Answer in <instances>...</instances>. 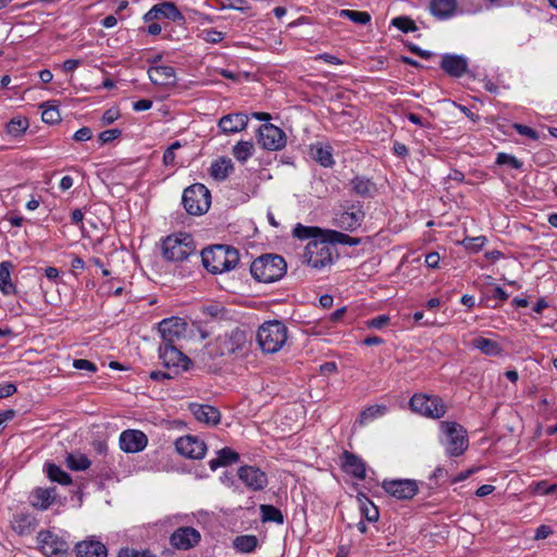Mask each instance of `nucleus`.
Returning a JSON list of instances; mask_svg holds the SVG:
<instances>
[{
    "instance_id": "f257e3e1",
    "label": "nucleus",
    "mask_w": 557,
    "mask_h": 557,
    "mask_svg": "<svg viewBox=\"0 0 557 557\" xmlns=\"http://www.w3.org/2000/svg\"><path fill=\"white\" fill-rule=\"evenodd\" d=\"M201 262L209 273L223 274L235 269L239 262V252L231 246L214 245L202 250Z\"/></svg>"
},
{
    "instance_id": "f03ea898",
    "label": "nucleus",
    "mask_w": 557,
    "mask_h": 557,
    "mask_svg": "<svg viewBox=\"0 0 557 557\" xmlns=\"http://www.w3.org/2000/svg\"><path fill=\"white\" fill-rule=\"evenodd\" d=\"M287 339V327L284 323L274 320L264 322L258 330L257 341L267 354L278 351Z\"/></svg>"
},
{
    "instance_id": "7ed1b4c3",
    "label": "nucleus",
    "mask_w": 557,
    "mask_h": 557,
    "mask_svg": "<svg viewBox=\"0 0 557 557\" xmlns=\"http://www.w3.org/2000/svg\"><path fill=\"white\" fill-rule=\"evenodd\" d=\"M338 257L336 250L329 240H310L302 255L304 262L315 270L330 268Z\"/></svg>"
},
{
    "instance_id": "20e7f679",
    "label": "nucleus",
    "mask_w": 557,
    "mask_h": 557,
    "mask_svg": "<svg viewBox=\"0 0 557 557\" xmlns=\"http://www.w3.org/2000/svg\"><path fill=\"white\" fill-rule=\"evenodd\" d=\"M161 247L163 257L170 261L184 260L196 250L193 237L187 233L169 235Z\"/></svg>"
},
{
    "instance_id": "39448f33",
    "label": "nucleus",
    "mask_w": 557,
    "mask_h": 557,
    "mask_svg": "<svg viewBox=\"0 0 557 557\" xmlns=\"http://www.w3.org/2000/svg\"><path fill=\"white\" fill-rule=\"evenodd\" d=\"M287 264L278 255H263L250 265L252 278H283Z\"/></svg>"
},
{
    "instance_id": "423d86ee",
    "label": "nucleus",
    "mask_w": 557,
    "mask_h": 557,
    "mask_svg": "<svg viewBox=\"0 0 557 557\" xmlns=\"http://www.w3.org/2000/svg\"><path fill=\"white\" fill-rule=\"evenodd\" d=\"M409 406L413 412L430 419H440L447 411L444 400L436 395L414 394Z\"/></svg>"
},
{
    "instance_id": "0eeeda50",
    "label": "nucleus",
    "mask_w": 557,
    "mask_h": 557,
    "mask_svg": "<svg viewBox=\"0 0 557 557\" xmlns=\"http://www.w3.org/2000/svg\"><path fill=\"white\" fill-rule=\"evenodd\" d=\"M182 201L189 214L200 215L208 211L211 195L205 185L194 184L184 190Z\"/></svg>"
},
{
    "instance_id": "6e6552de",
    "label": "nucleus",
    "mask_w": 557,
    "mask_h": 557,
    "mask_svg": "<svg viewBox=\"0 0 557 557\" xmlns=\"http://www.w3.org/2000/svg\"><path fill=\"white\" fill-rule=\"evenodd\" d=\"M441 430L445 435V446L448 456L458 457L465 453L468 447V438L463 428L456 422L444 421L441 423Z\"/></svg>"
},
{
    "instance_id": "1a4fd4ad",
    "label": "nucleus",
    "mask_w": 557,
    "mask_h": 557,
    "mask_svg": "<svg viewBox=\"0 0 557 557\" xmlns=\"http://www.w3.org/2000/svg\"><path fill=\"white\" fill-rule=\"evenodd\" d=\"M159 358L164 368L174 376L186 371L191 366V360L172 344H161Z\"/></svg>"
},
{
    "instance_id": "9d476101",
    "label": "nucleus",
    "mask_w": 557,
    "mask_h": 557,
    "mask_svg": "<svg viewBox=\"0 0 557 557\" xmlns=\"http://www.w3.org/2000/svg\"><path fill=\"white\" fill-rule=\"evenodd\" d=\"M245 343V333L235 329L230 334L220 335L215 342L210 345V352L219 357L231 356L240 350Z\"/></svg>"
},
{
    "instance_id": "9b49d317",
    "label": "nucleus",
    "mask_w": 557,
    "mask_h": 557,
    "mask_svg": "<svg viewBox=\"0 0 557 557\" xmlns=\"http://www.w3.org/2000/svg\"><path fill=\"white\" fill-rule=\"evenodd\" d=\"M37 541L40 552L46 557H59L69 552L67 542L51 531H40Z\"/></svg>"
},
{
    "instance_id": "f8f14e48",
    "label": "nucleus",
    "mask_w": 557,
    "mask_h": 557,
    "mask_svg": "<svg viewBox=\"0 0 557 557\" xmlns=\"http://www.w3.org/2000/svg\"><path fill=\"white\" fill-rule=\"evenodd\" d=\"M257 140L262 148L275 151L285 147L286 135L280 127L273 124H263L259 127Z\"/></svg>"
},
{
    "instance_id": "ddd939ff",
    "label": "nucleus",
    "mask_w": 557,
    "mask_h": 557,
    "mask_svg": "<svg viewBox=\"0 0 557 557\" xmlns=\"http://www.w3.org/2000/svg\"><path fill=\"white\" fill-rule=\"evenodd\" d=\"M382 487L387 494L401 500L411 499L419 492L417 482L410 479L385 480Z\"/></svg>"
},
{
    "instance_id": "4468645a",
    "label": "nucleus",
    "mask_w": 557,
    "mask_h": 557,
    "mask_svg": "<svg viewBox=\"0 0 557 557\" xmlns=\"http://www.w3.org/2000/svg\"><path fill=\"white\" fill-rule=\"evenodd\" d=\"M186 322L177 317L163 319L158 324L162 337V344L174 345L175 341L182 338L186 332Z\"/></svg>"
},
{
    "instance_id": "2eb2a0df",
    "label": "nucleus",
    "mask_w": 557,
    "mask_h": 557,
    "mask_svg": "<svg viewBox=\"0 0 557 557\" xmlns=\"http://www.w3.org/2000/svg\"><path fill=\"white\" fill-rule=\"evenodd\" d=\"M177 453L186 458L202 459L207 451L206 444L196 436L186 435L176 440Z\"/></svg>"
},
{
    "instance_id": "dca6fc26",
    "label": "nucleus",
    "mask_w": 557,
    "mask_h": 557,
    "mask_svg": "<svg viewBox=\"0 0 557 557\" xmlns=\"http://www.w3.org/2000/svg\"><path fill=\"white\" fill-rule=\"evenodd\" d=\"M168 18L173 22H183L184 15L177 9L173 2H161L154 4L148 12L143 16L146 23H150L156 20Z\"/></svg>"
},
{
    "instance_id": "f3484780",
    "label": "nucleus",
    "mask_w": 557,
    "mask_h": 557,
    "mask_svg": "<svg viewBox=\"0 0 557 557\" xmlns=\"http://www.w3.org/2000/svg\"><path fill=\"white\" fill-rule=\"evenodd\" d=\"M199 541L200 533L191 527L178 528L170 537L171 545L181 550H187L196 546Z\"/></svg>"
},
{
    "instance_id": "a211bd4d",
    "label": "nucleus",
    "mask_w": 557,
    "mask_h": 557,
    "mask_svg": "<svg viewBox=\"0 0 557 557\" xmlns=\"http://www.w3.org/2000/svg\"><path fill=\"white\" fill-rule=\"evenodd\" d=\"M239 480L252 491H261L268 484L267 474L260 469L252 466H243L238 469Z\"/></svg>"
},
{
    "instance_id": "6ab92c4d",
    "label": "nucleus",
    "mask_w": 557,
    "mask_h": 557,
    "mask_svg": "<svg viewBox=\"0 0 557 557\" xmlns=\"http://www.w3.org/2000/svg\"><path fill=\"white\" fill-rule=\"evenodd\" d=\"M120 448L125 453H139L148 443L146 434L138 430H126L120 435Z\"/></svg>"
},
{
    "instance_id": "aec40b11",
    "label": "nucleus",
    "mask_w": 557,
    "mask_h": 557,
    "mask_svg": "<svg viewBox=\"0 0 557 557\" xmlns=\"http://www.w3.org/2000/svg\"><path fill=\"white\" fill-rule=\"evenodd\" d=\"M150 81L158 86L173 87L176 85V73L174 67L169 65L151 66L148 70Z\"/></svg>"
},
{
    "instance_id": "412c9836",
    "label": "nucleus",
    "mask_w": 557,
    "mask_h": 557,
    "mask_svg": "<svg viewBox=\"0 0 557 557\" xmlns=\"http://www.w3.org/2000/svg\"><path fill=\"white\" fill-rule=\"evenodd\" d=\"M441 66L448 75L453 77H460L468 70V61L462 55L444 54Z\"/></svg>"
},
{
    "instance_id": "4be33fe9",
    "label": "nucleus",
    "mask_w": 557,
    "mask_h": 557,
    "mask_svg": "<svg viewBox=\"0 0 557 557\" xmlns=\"http://www.w3.org/2000/svg\"><path fill=\"white\" fill-rule=\"evenodd\" d=\"M248 124V115L245 113H231L224 115L219 121V127L225 134L238 133L246 128Z\"/></svg>"
},
{
    "instance_id": "5701e85b",
    "label": "nucleus",
    "mask_w": 557,
    "mask_h": 557,
    "mask_svg": "<svg viewBox=\"0 0 557 557\" xmlns=\"http://www.w3.org/2000/svg\"><path fill=\"white\" fill-rule=\"evenodd\" d=\"M364 213L361 209L351 207L336 219V225L345 231H355L361 225Z\"/></svg>"
},
{
    "instance_id": "b1692460",
    "label": "nucleus",
    "mask_w": 557,
    "mask_h": 557,
    "mask_svg": "<svg viewBox=\"0 0 557 557\" xmlns=\"http://www.w3.org/2000/svg\"><path fill=\"white\" fill-rule=\"evenodd\" d=\"M77 557H107L108 550L104 544L99 541H83L75 547Z\"/></svg>"
},
{
    "instance_id": "393cba45",
    "label": "nucleus",
    "mask_w": 557,
    "mask_h": 557,
    "mask_svg": "<svg viewBox=\"0 0 557 557\" xmlns=\"http://www.w3.org/2000/svg\"><path fill=\"white\" fill-rule=\"evenodd\" d=\"M309 154L314 161L324 168H329L334 164L332 147L329 144H312L309 149Z\"/></svg>"
},
{
    "instance_id": "a878e982",
    "label": "nucleus",
    "mask_w": 557,
    "mask_h": 557,
    "mask_svg": "<svg viewBox=\"0 0 557 557\" xmlns=\"http://www.w3.org/2000/svg\"><path fill=\"white\" fill-rule=\"evenodd\" d=\"M191 411L199 422H203L208 425H215L221 419L220 411L213 406L194 405Z\"/></svg>"
},
{
    "instance_id": "bb28decb",
    "label": "nucleus",
    "mask_w": 557,
    "mask_h": 557,
    "mask_svg": "<svg viewBox=\"0 0 557 557\" xmlns=\"http://www.w3.org/2000/svg\"><path fill=\"white\" fill-rule=\"evenodd\" d=\"M344 471L352 476L363 480L366 478V465L356 455L345 451L344 453Z\"/></svg>"
},
{
    "instance_id": "cd10ccee",
    "label": "nucleus",
    "mask_w": 557,
    "mask_h": 557,
    "mask_svg": "<svg viewBox=\"0 0 557 557\" xmlns=\"http://www.w3.org/2000/svg\"><path fill=\"white\" fill-rule=\"evenodd\" d=\"M456 8L457 0H432L430 2L431 13L440 20H446L453 16Z\"/></svg>"
},
{
    "instance_id": "c85d7f7f",
    "label": "nucleus",
    "mask_w": 557,
    "mask_h": 557,
    "mask_svg": "<svg viewBox=\"0 0 557 557\" xmlns=\"http://www.w3.org/2000/svg\"><path fill=\"white\" fill-rule=\"evenodd\" d=\"M36 525V519L29 513H17L12 520V528L18 535L30 534Z\"/></svg>"
},
{
    "instance_id": "c756f323",
    "label": "nucleus",
    "mask_w": 557,
    "mask_h": 557,
    "mask_svg": "<svg viewBox=\"0 0 557 557\" xmlns=\"http://www.w3.org/2000/svg\"><path fill=\"white\" fill-rule=\"evenodd\" d=\"M326 230L318 227V226H306L300 223H298L294 230L293 235L300 239H311V240H320L325 238Z\"/></svg>"
},
{
    "instance_id": "7c9ffc66",
    "label": "nucleus",
    "mask_w": 557,
    "mask_h": 557,
    "mask_svg": "<svg viewBox=\"0 0 557 557\" xmlns=\"http://www.w3.org/2000/svg\"><path fill=\"white\" fill-rule=\"evenodd\" d=\"M54 499V488L38 487L32 493V505L40 510H46Z\"/></svg>"
},
{
    "instance_id": "2f4dec72",
    "label": "nucleus",
    "mask_w": 557,
    "mask_h": 557,
    "mask_svg": "<svg viewBox=\"0 0 557 557\" xmlns=\"http://www.w3.org/2000/svg\"><path fill=\"white\" fill-rule=\"evenodd\" d=\"M238 459L239 455L236 451L230 447H224L218 451L216 458L209 461V467L212 471H215L220 467H225L237 462Z\"/></svg>"
},
{
    "instance_id": "473e14b6",
    "label": "nucleus",
    "mask_w": 557,
    "mask_h": 557,
    "mask_svg": "<svg viewBox=\"0 0 557 557\" xmlns=\"http://www.w3.org/2000/svg\"><path fill=\"white\" fill-rule=\"evenodd\" d=\"M471 345L487 356H499L503 352L500 345L496 341L482 336L473 338Z\"/></svg>"
},
{
    "instance_id": "72a5a7b5",
    "label": "nucleus",
    "mask_w": 557,
    "mask_h": 557,
    "mask_svg": "<svg viewBox=\"0 0 557 557\" xmlns=\"http://www.w3.org/2000/svg\"><path fill=\"white\" fill-rule=\"evenodd\" d=\"M233 170L232 160L228 158H220L210 166V174L216 181L225 180Z\"/></svg>"
},
{
    "instance_id": "f704fd0d",
    "label": "nucleus",
    "mask_w": 557,
    "mask_h": 557,
    "mask_svg": "<svg viewBox=\"0 0 557 557\" xmlns=\"http://www.w3.org/2000/svg\"><path fill=\"white\" fill-rule=\"evenodd\" d=\"M29 127V121L25 116H14L5 125L7 135L17 138L22 136Z\"/></svg>"
},
{
    "instance_id": "c9c22d12",
    "label": "nucleus",
    "mask_w": 557,
    "mask_h": 557,
    "mask_svg": "<svg viewBox=\"0 0 557 557\" xmlns=\"http://www.w3.org/2000/svg\"><path fill=\"white\" fill-rule=\"evenodd\" d=\"M325 240H329L331 244H342V245H348V246H356L360 243L359 238L348 236L344 233H341L338 231L334 230H326L325 233Z\"/></svg>"
},
{
    "instance_id": "e433bc0d",
    "label": "nucleus",
    "mask_w": 557,
    "mask_h": 557,
    "mask_svg": "<svg viewBox=\"0 0 557 557\" xmlns=\"http://www.w3.org/2000/svg\"><path fill=\"white\" fill-rule=\"evenodd\" d=\"M48 478L53 481L58 482L62 485H69L71 484L72 480L69 473H66L64 470H62L60 467H58L54 463H48L46 466Z\"/></svg>"
},
{
    "instance_id": "4c0bfd02",
    "label": "nucleus",
    "mask_w": 557,
    "mask_h": 557,
    "mask_svg": "<svg viewBox=\"0 0 557 557\" xmlns=\"http://www.w3.org/2000/svg\"><path fill=\"white\" fill-rule=\"evenodd\" d=\"M386 411L387 408L384 405L370 406L360 413L359 422L361 424H367L376 418L383 417Z\"/></svg>"
},
{
    "instance_id": "58836bf2",
    "label": "nucleus",
    "mask_w": 557,
    "mask_h": 557,
    "mask_svg": "<svg viewBox=\"0 0 557 557\" xmlns=\"http://www.w3.org/2000/svg\"><path fill=\"white\" fill-rule=\"evenodd\" d=\"M258 545V539L255 535H240L234 540V547L240 553H250Z\"/></svg>"
},
{
    "instance_id": "ea45409f",
    "label": "nucleus",
    "mask_w": 557,
    "mask_h": 557,
    "mask_svg": "<svg viewBox=\"0 0 557 557\" xmlns=\"http://www.w3.org/2000/svg\"><path fill=\"white\" fill-rule=\"evenodd\" d=\"M253 151L255 147L251 141H239L233 148V156L239 162H245L253 154Z\"/></svg>"
},
{
    "instance_id": "a19ab883",
    "label": "nucleus",
    "mask_w": 557,
    "mask_h": 557,
    "mask_svg": "<svg viewBox=\"0 0 557 557\" xmlns=\"http://www.w3.org/2000/svg\"><path fill=\"white\" fill-rule=\"evenodd\" d=\"M261 518L262 521H270L282 524L284 522V517L280 509L272 505H261L260 506Z\"/></svg>"
},
{
    "instance_id": "79ce46f5",
    "label": "nucleus",
    "mask_w": 557,
    "mask_h": 557,
    "mask_svg": "<svg viewBox=\"0 0 557 557\" xmlns=\"http://www.w3.org/2000/svg\"><path fill=\"white\" fill-rule=\"evenodd\" d=\"M66 466L74 471H83L89 468L90 460L82 454H69L66 457Z\"/></svg>"
},
{
    "instance_id": "37998d69",
    "label": "nucleus",
    "mask_w": 557,
    "mask_h": 557,
    "mask_svg": "<svg viewBox=\"0 0 557 557\" xmlns=\"http://www.w3.org/2000/svg\"><path fill=\"white\" fill-rule=\"evenodd\" d=\"M41 119L47 124H54L60 121V112L58 107L52 106L50 103L41 104Z\"/></svg>"
},
{
    "instance_id": "c03bdc74",
    "label": "nucleus",
    "mask_w": 557,
    "mask_h": 557,
    "mask_svg": "<svg viewBox=\"0 0 557 557\" xmlns=\"http://www.w3.org/2000/svg\"><path fill=\"white\" fill-rule=\"evenodd\" d=\"M354 190L360 196H368L374 189V185L364 177H356L352 181Z\"/></svg>"
},
{
    "instance_id": "a18cd8bd",
    "label": "nucleus",
    "mask_w": 557,
    "mask_h": 557,
    "mask_svg": "<svg viewBox=\"0 0 557 557\" xmlns=\"http://www.w3.org/2000/svg\"><path fill=\"white\" fill-rule=\"evenodd\" d=\"M341 15L348 17L357 24H367L371 20L370 14L363 11L342 10Z\"/></svg>"
},
{
    "instance_id": "49530a36",
    "label": "nucleus",
    "mask_w": 557,
    "mask_h": 557,
    "mask_svg": "<svg viewBox=\"0 0 557 557\" xmlns=\"http://www.w3.org/2000/svg\"><path fill=\"white\" fill-rule=\"evenodd\" d=\"M392 25L397 27L404 33L413 32L417 29L416 24L412 20L407 16H397L392 20Z\"/></svg>"
},
{
    "instance_id": "de8ad7c7",
    "label": "nucleus",
    "mask_w": 557,
    "mask_h": 557,
    "mask_svg": "<svg viewBox=\"0 0 557 557\" xmlns=\"http://www.w3.org/2000/svg\"><path fill=\"white\" fill-rule=\"evenodd\" d=\"M200 37L206 42L219 44V42H221L224 39L225 34L220 32V30H216V29H213V28H209V29H202L201 34H200Z\"/></svg>"
},
{
    "instance_id": "09e8293b",
    "label": "nucleus",
    "mask_w": 557,
    "mask_h": 557,
    "mask_svg": "<svg viewBox=\"0 0 557 557\" xmlns=\"http://www.w3.org/2000/svg\"><path fill=\"white\" fill-rule=\"evenodd\" d=\"M202 312L214 319H222L225 315L224 307L220 304H211L202 307Z\"/></svg>"
},
{
    "instance_id": "8fccbe9b",
    "label": "nucleus",
    "mask_w": 557,
    "mask_h": 557,
    "mask_svg": "<svg viewBox=\"0 0 557 557\" xmlns=\"http://www.w3.org/2000/svg\"><path fill=\"white\" fill-rule=\"evenodd\" d=\"M361 510L368 521L375 522L379 519V510L370 500L367 499V504L362 505Z\"/></svg>"
},
{
    "instance_id": "3c124183",
    "label": "nucleus",
    "mask_w": 557,
    "mask_h": 557,
    "mask_svg": "<svg viewBox=\"0 0 557 557\" xmlns=\"http://www.w3.org/2000/svg\"><path fill=\"white\" fill-rule=\"evenodd\" d=\"M462 244L467 249L478 251L485 244V237H467L462 240Z\"/></svg>"
},
{
    "instance_id": "603ef678",
    "label": "nucleus",
    "mask_w": 557,
    "mask_h": 557,
    "mask_svg": "<svg viewBox=\"0 0 557 557\" xmlns=\"http://www.w3.org/2000/svg\"><path fill=\"white\" fill-rule=\"evenodd\" d=\"M497 163L507 164L512 169H520L522 166V163L516 157L507 153H498Z\"/></svg>"
},
{
    "instance_id": "864d4df0",
    "label": "nucleus",
    "mask_w": 557,
    "mask_h": 557,
    "mask_svg": "<svg viewBox=\"0 0 557 557\" xmlns=\"http://www.w3.org/2000/svg\"><path fill=\"white\" fill-rule=\"evenodd\" d=\"M87 269H88V275H97L98 274L97 270H100L101 274L103 276L109 275V271L102 267V263L100 262L99 259H90L87 263Z\"/></svg>"
},
{
    "instance_id": "5fc2aeb1",
    "label": "nucleus",
    "mask_w": 557,
    "mask_h": 557,
    "mask_svg": "<svg viewBox=\"0 0 557 557\" xmlns=\"http://www.w3.org/2000/svg\"><path fill=\"white\" fill-rule=\"evenodd\" d=\"M121 134L122 132L119 128L107 129L100 133L99 140L101 144H107L120 137Z\"/></svg>"
},
{
    "instance_id": "6e6d98bb",
    "label": "nucleus",
    "mask_w": 557,
    "mask_h": 557,
    "mask_svg": "<svg viewBox=\"0 0 557 557\" xmlns=\"http://www.w3.org/2000/svg\"><path fill=\"white\" fill-rule=\"evenodd\" d=\"M73 367L77 370H84L88 372L97 371V366L87 359H75L73 361Z\"/></svg>"
},
{
    "instance_id": "4d7b16f0",
    "label": "nucleus",
    "mask_w": 557,
    "mask_h": 557,
    "mask_svg": "<svg viewBox=\"0 0 557 557\" xmlns=\"http://www.w3.org/2000/svg\"><path fill=\"white\" fill-rule=\"evenodd\" d=\"M513 127L520 135L527 136L533 140H536L539 138L537 132L527 125L515 124Z\"/></svg>"
},
{
    "instance_id": "13d9d810",
    "label": "nucleus",
    "mask_w": 557,
    "mask_h": 557,
    "mask_svg": "<svg viewBox=\"0 0 557 557\" xmlns=\"http://www.w3.org/2000/svg\"><path fill=\"white\" fill-rule=\"evenodd\" d=\"M120 117V111L115 108L107 110L102 115V124L110 125Z\"/></svg>"
},
{
    "instance_id": "bf43d9fd",
    "label": "nucleus",
    "mask_w": 557,
    "mask_h": 557,
    "mask_svg": "<svg viewBox=\"0 0 557 557\" xmlns=\"http://www.w3.org/2000/svg\"><path fill=\"white\" fill-rule=\"evenodd\" d=\"M389 321V317L386 314L377 315L370 321H368V326L372 329H381L386 325Z\"/></svg>"
},
{
    "instance_id": "052dcab7",
    "label": "nucleus",
    "mask_w": 557,
    "mask_h": 557,
    "mask_svg": "<svg viewBox=\"0 0 557 557\" xmlns=\"http://www.w3.org/2000/svg\"><path fill=\"white\" fill-rule=\"evenodd\" d=\"M92 137V132L89 127H82L75 132L73 138L76 141H86Z\"/></svg>"
},
{
    "instance_id": "680f3d73",
    "label": "nucleus",
    "mask_w": 557,
    "mask_h": 557,
    "mask_svg": "<svg viewBox=\"0 0 557 557\" xmlns=\"http://www.w3.org/2000/svg\"><path fill=\"white\" fill-rule=\"evenodd\" d=\"M84 268H85V262L81 258H78V257L72 258V260H71V274L73 276L81 275L82 273L79 272V270H83Z\"/></svg>"
},
{
    "instance_id": "e2e57ef3",
    "label": "nucleus",
    "mask_w": 557,
    "mask_h": 557,
    "mask_svg": "<svg viewBox=\"0 0 557 557\" xmlns=\"http://www.w3.org/2000/svg\"><path fill=\"white\" fill-rule=\"evenodd\" d=\"M440 261H441V256L436 251H432L425 256V264L429 268L434 269V268L438 267Z\"/></svg>"
},
{
    "instance_id": "0e129e2a",
    "label": "nucleus",
    "mask_w": 557,
    "mask_h": 557,
    "mask_svg": "<svg viewBox=\"0 0 557 557\" xmlns=\"http://www.w3.org/2000/svg\"><path fill=\"white\" fill-rule=\"evenodd\" d=\"M552 533H553V531H552L550 527H548L546 524H542L536 529L534 539L535 540H544V539L548 537Z\"/></svg>"
},
{
    "instance_id": "69168bd1",
    "label": "nucleus",
    "mask_w": 557,
    "mask_h": 557,
    "mask_svg": "<svg viewBox=\"0 0 557 557\" xmlns=\"http://www.w3.org/2000/svg\"><path fill=\"white\" fill-rule=\"evenodd\" d=\"M0 290L3 295H13L16 292L14 281H0Z\"/></svg>"
},
{
    "instance_id": "338daca9",
    "label": "nucleus",
    "mask_w": 557,
    "mask_h": 557,
    "mask_svg": "<svg viewBox=\"0 0 557 557\" xmlns=\"http://www.w3.org/2000/svg\"><path fill=\"white\" fill-rule=\"evenodd\" d=\"M152 107V101L149 99H140L133 103V110L140 112L149 110Z\"/></svg>"
},
{
    "instance_id": "774afa93",
    "label": "nucleus",
    "mask_w": 557,
    "mask_h": 557,
    "mask_svg": "<svg viewBox=\"0 0 557 557\" xmlns=\"http://www.w3.org/2000/svg\"><path fill=\"white\" fill-rule=\"evenodd\" d=\"M16 392V386L12 383H7L0 386V399L9 397Z\"/></svg>"
}]
</instances>
